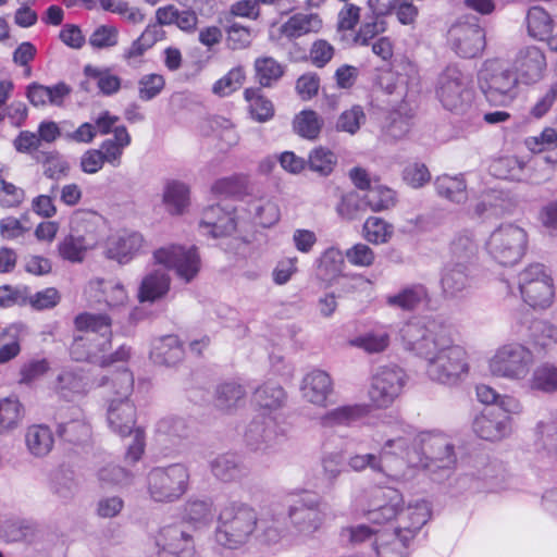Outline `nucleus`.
I'll use <instances>...</instances> for the list:
<instances>
[{"mask_svg": "<svg viewBox=\"0 0 557 557\" xmlns=\"http://www.w3.org/2000/svg\"><path fill=\"white\" fill-rule=\"evenodd\" d=\"M248 211L253 214V221L262 227H270L280 220L277 205L269 199H258L249 203Z\"/></svg>", "mask_w": 557, "mask_h": 557, "instance_id": "58", "label": "nucleus"}, {"mask_svg": "<svg viewBox=\"0 0 557 557\" xmlns=\"http://www.w3.org/2000/svg\"><path fill=\"white\" fill-rule=\"evenodd\" d=\"M144 236L136 231H122L107 240L106 256L121 264L134 259L144 246Z\"/></svg>", "mask_w": 557, "mask_h": 557, "instance_id": "27", "label": "nucleus"}, {"mask_svg": "<svg viewBox=\"0 0 557 557\" xmlns=\"http://www.w3.org/2000/svg\"><path fill=\"white\" fill-rule=\"evenodd\" d=\"M525 231L511 223L495 228L485 243L488 256L499 265L511 267L518 263L527 249Z\"/></svg>", "mask_w": 557, "mask_h": 557, "instance_id": "9", "label": "nucleus"}, {"mask_svg": "<svg viewBox=\"0 0 557 557\" xmlns=\"http://www.w3.org/2000/svg\"><path fill=\"white\" fill-rule=\"evenodd\" d=\"M171 278L164 271H152L141 281L138 290L140 302H154L166 296L170 290Z\"/></svg>", "mask_w": 557, "mask_h": 557, "instance_id": "37", "label": "nucleus"}, {"mask_svg": "<svg viewBox=\"0 0 557 557\" xmlns=\"http://www.w3.org/2000/svg\"><path fill=\"white\" fill-rule=\"evenodd\" d=\"M190 471L183 462L152 467L146 475V491L151 502L171 504L189 490Z\"/></svg>", "mask_w": 557, "mask_h": 557, "instance_id": "7", "label": "nucleus"}, {"mask_svg": "<svg viewBox=\"0 0 557 557\" xmlns=\"http://www.w3.org/2000/svg\"><path fill=\"white\" fill-rule=\"evenodd\" d=\"M256 77L263 87H270L284 74V66L272 57L258 58L255 61Z\"/></svg>", "mask_w": 557, "mask_h": 557, "instance_id": "57", "label": "nucleus"}, {"mask_svg": "<svg viewBox=\"0 0 557 557\" xmlns=\"http://www.w3.org/2000/svg\"><path fill=\"white\" fill-rule=\"evenodd\" d=\"M518 78L523 84H535L542 79L546 69V58L542 50L535 46L520 49L515 60Z\"/></svg>", "mask_w": 557, "mask_h": 557, "instance_id": "28", "label": "nucleus"}, {"mask_svg": "<svg viewBox=\"0 0 557 557\" xmlns=\"http://www.w3.org/2000/svg\"><path fill=\"white\" fill-rule=\"evenodd\" d=\"M421 449H424L425 451L424 462L428 465L426 468L430 467L426 462L428 459L436 461L437 467L442 469H450L456 463L454 446L445 437H430L428 443L421 447Z\"/></svg>", "mask_w": 557, "mask_h": 557, "instance_id": "41", "label": "nucleus"}, {"mask_svg": "<svg viewBox=\"0 0 557 557\" xmlns=\"http://www.w3.org/2000/svg\"><path fill=\"white\" fill-rule=\"evenodd\" d=\"M92 386L87 372L78 367L65 368L57 376V393L66 400L84 396Z\"/></svg>", "mask_w": 557, "mask_h": 557, "instance_id": "32", "label": "nucleus"}, {"mask_svg": "<svg viewBox=\"0 0 557 557\" xmlns=\"http://www.w3.org/2000/svg\"><path fill=\"white\" fill-rule=\"evenodd\" d=\"M37 529L34 523L26 520L5 521L1 525L2 537L7 542H28L36 537Z\"/></svg>", "mask_w": 557, "mask_h": 557, "instance_id": "55", "label": "nucleus"}, {"mask_svg": "<svg viewBox=\"0 0 557 557\" xmlns=\"http://www.w3.org/2000/svg\"><path fill=\"white\" fill-rule=\"evenodd\" d=\"M163 202L171 214H182L189 205V188L180 181L166 183L163 191Z\"/></svg>", "mask_w": 557, "mask_h": 557, "instance_id": "48", "label": "nucleus"}, {"mask_svg": "<svg viewBox=\"0 0 557 557\" xmlns=\"http://www.w3.org/2000/svg\"><path fill=\"white\" fill-rule=\"evenodd\" d=\"M97 386L106 387L107 421L112 432L125 437L136 429L137 410L131 400L134 375L128 369L115 373L111 379L101 377Z\"/></svg>", "mask_w": 557, "mask_h": 557, "instance_id": "4", "label": "nucleus"}, {"mask_svg": "<svg viewBox=\"0 0 557 557\" xmlns=\"http://www.w3.org/2000/svg\"><path fill=\"white\" fill-rule=\"evenodd\" d=\"M131 145V135L126 127L119 125L114 128V136L103 140L99 152L102 154L106 163L117 168L122 163L123 151Z\"/></svg>", "mask_w": 557, "mask_h": 557, "instance_id": "40", "label": "nucleus"}, {"mask_svg": "<svg viewBox=\"0 0 557 557\" xmlns=\"http://www.w3.org/2000/svg\"><path fill=\"white\" fill-rule=\"evenodd\" d=\"M253 401L260 412L248 425L245 441L253 450H265L287 434L285 414L282 412L287 394L280 384L269 381L255 391Z\"/></svg>", "mask_w": 557, "mask_h": 557, "instance_id": "3", "label": "nucleus"}, {"mask_svg": "<svg viewBox=\"0 0 557 557\" xmlns=\"http://www.w3.org/2000/svg\"><path fill=\"white\" fill-rule=\"evenodd\" d=\"M92 476L101 488H128L135 484L137 473L114 463L109 457H102L92 468Z\"/></svg>", "mask_w": 557, "mask_h": 557, "instance_id": "25", "label": "nucleus"}, {"mask_svg": "<svg viewBox=\"0 0 557 557\" xmlns=\"http://www.w3.org/2000/svg\"><path fill=\"white\" fill-rule=\"evenodd\" d=\"M24 416L23 405L17 398L0 399V433L15 429Z\"/></svg>", "mask_w": 557, "mask_h": 557, "instance_id": "54", "label": "nucleus"}, {"mask_svg": "<svg viewBox=\"0 0 557 557\" xmlns=\"http://www.w3.org/2000/svg\"><path fill=\"white\" fill-rule=\"evenodd\" d=\"M85 79L81 83V88L87 92L92 90L95 85L99 94L106 97L117 94L122 86V79L114 74L111 67L87 64L83 70Z\"/></svg>", "mask_w": 557, "mask_h": 557, "instance_id": "30", "label": "nucleus"}, {"mask_svg": "<svg viewBox=\"0 0 557 557\" xmlns=\"http://www.w3.org/2000/svg\"><path fill=\"white\" fill-rule=\"evenodd\" d=\"M412 116L413 110L410 103L396 104L386 119V134L395 139L404 137L410 129V120Z\"/></svg>", "mask_w": 557, "mask_h": 557, "instance_id": "46", "label": "nucleus"}, {"mask_svg": "<svg viewBox=\"0 0 557 557\" xmlns=\"http://www.w3.org/2000/svg\"><path fill=\"white\" fill-rule=\"evenodd\" d=\"M337 158L335 153L324 147H317L309 153L308 165L313 172L321 176L330 175L336 165Z\"/></svg>", "mask_w": 557, "mask_h": 557, "instance_id": "63", "label": "nucleus"}, {"mask_svg": "<svg viewBox=\"0 0 557 557\" xmlns=\"http://www.w3.org/2000/svg\"><path fill=\"white\" fill-rule=\"evenodd\" d=\"M245 99L249 103V112L253 120L267 122L274 115L273 103L264 98L259 89L248 88L244 92Z\"/></svg>", "mask_w": 557, "mask_h": 557, "instance_id": "59", "label": "nucleus"}, {"mask_svg": "<svg viewBox=\"0 0 557 557\" xmlns=\"http://www.w3.org/2000/svg\"><path fill=\"white\" fill-rule=\"evenodd\" d=\"M321 25L322 21L317 14L297 13L281 26V33L289 39H295L309 33L318 32Z\"/></svg>", "mask_w": 557, "mask_h": 557, "instance_id": "43", "label": "nucleus"}, {"mask_svg": "<svg viewBox=\"0 0 557 557\" xmlns=\"http://www.w3.org/2000/svg\"><path fill=\"white\" fill-rule=\"evenodd\" d=\"M195 429V423L186 417L169 414L159 419L154 425V440L160 445L177 446L189 438Z\"/></svg>", "mask_w": 557, "mask_h": 557, "instance_id": "24", "label": "nucleus"}, {"mask_svg": "<svg viewBox=\"0 0 557 557\" xmlns=\"http://www.w3.org/2000/svg\"><path fill=\"white\" fill-rule=\"evenodd\" d=\"M528 34L537 40H544L553 30L550 15L541 7H532L527 13Z\"/></svg>", "mask_w": 557, "mask_h": 557, "instance_id": "50", "label": "nucleus"}, {"mask_svg": "<svg viewBox=\"0 0 557 557\" xmlns=\"http://www.w3.org/2000/svg\"><path fill=\"white\" fill-rule=\"evenodd\" d=\"M321 506V497L312 492L301 493L289 506L288 517L298 535L309 537L322 527L325 513Z\"/></svg>", "mask_w": 557, "mask_h": 557, "instance_id": "12", "label": "nucleus"}, {"mask_svg": "<svg viewBox=\"0 0 557 557\" xmlns=\"http://www.w3.org/2000/svg\"><path fill=\"white\" fill-rule=\"evenodd\" d=\"M160 557H194L195 543L191 534L183 524L161 528L154 537Z\"/></svg>", "mask_w": 557, "mask_h": 557, "instance_id": "18", "label": "nucleus"}, {"mask_svg": "<svg viewBox=\"0 0 557 557\" xmlns=\"http://www.w3.org/2000/svg\"><path fill=\"white\" fill-rule=\"evenodd\" d=\"M397 444L395 441H385L382 445L380 453L376 454H358L349 457L347 465L348 467L360 472L367 468L373 472L382 473L391 480H401L405 475L392 465V455L394 454L391 448Z\"/></svg>", "mask_w": 557, "mask_h": 557, "instance_id": "19", "label": "nucleus"}, {"mask_svg": "<svg viewBox=\"0 0 557 557\" xmlns=\"http://www.w3.org/2000/svg\"><path fill=\"white\" fill-rule=\"evenodd\" d=\"M258 528L256 510L247 504L232 502L219 512L215 542L228 549H237L247 544Z\"/></svg>", "mask_w": 557, "mask_h": 557, "instance_id": "6", "label": "nucleus"}, {"mask_svg": "<svg viewBox=\"0 0 557 557\" xmlns=\"http://www.w3.org/2000/svg\"><path fill=\"white\" fill-rule=\"evenodd\" d=\"M364 202L374 212L388 210L396 205V194L385 186L371 187L364 195Z\"/></svg>", "mask_w": 557, "mask_h": 557, "instance_id": "60", "label": "nucleus"}, {"mask_svg": "<svg viewBox=\"0 0 557 557\" xmlns=\"http://www.w3.org/2000/svg\"><path fill=\"white\" fill-rule=\"evenodd\" d=\"M92 244L83 235L70 234L58 244V251L62 259L72 263L82 262Z\"/></svg>", "mask_w": 557, "mask_h": 557, "instance_id": "49", "label": "nucleus"}, {"mask_svg": "<svg viewBox=\"0 0 557 557\" xmlns=\"http://www.w3.org/2000/svg\"><path fill=\"white\" fill-rule=\"evenodd\" d=\"M237 226L235 209L228 206L213 205L202 212L200 232L212 238L231 236Z\"/></svg>", "mask_w": 557, "mask_h": 557, "instance_id": "21", "label": "nucleus"}, {"mask_svg": "<svg viewBox=\"0 0 557 557\" xmlns=\"http://www.w3.org/2000/svg\"><path fill=\"white\" fill-rule=\"evenodd\" d=\"M536 434V463L544 471H557V422L539 421Z\"/></svg>", "mask_w": 557, "mask_h": 557, "instance_id": "23", "label": "nucleus"}, {"mask_svg": "<svg viewBox=\"0 0 557 557\" xmlns=\"http://www.w3.org/2000/svg\"><path fill=\"white\" fill-rule=\"evenodd\" d=\"M490 171L500 180L518 182L524 180V163L516 157H503L493 161Z\"/></svg>", "mask_w": 557, "mask_h": 557, "instance_id": "53", "label": "nucleus"}, {"mask_svg": "<svg viewBox=\"0 0 557 557\" xmlns=\"http://www.w3.org/2000/svg\"><path fill=\"white\" fill-rule=\"evenodd\" d=\"M419 74L411 64L401 66L400 70H385L376 77V85L388 96L394 97V102L410 103V98L419 90Z\"/></svg>", "mask_w": 557, "mask_h": 557, "instance_id": "15", "label": "nucleus"}, {"mask_svg": "<svg viewBox=\"0 0 557 557\" xmlns=\"http://www.w3.org/2000/svg\"><path fill=\"white\" fill-rule=\"evenodd\" d=\"M435 97L442 107L459 116L469 120L479 117L476 94L471 76L456 64L446 66L437 76Z\"/></svg>", "mask_w": 557, "mask_h": 557, "instance_id": "5", "label": "nucleus"}, {"mask_svg": "<svg viewBox=\"0 0 557 557\" xmlns=\"http://www.w3.org/2000/svg\"><path fill=\"white\" fill-rule=\"evenodd\" d=\"M387 441H395V444L391 450L392 465L399 469L404 473L401 480H395L396 482H403L413 476V471L419 467H428L424 462V449H421L420 442L411 432H405L404 435L388 438Z\"/></svg>", "mask_w": 557, "mask_h": 557, "instance_id": "17", "label": "nucleus"}, {"mask_svg": "<svg viewBox=\"0 0 557 557\" xmlns=\"http://www.w3.org/2000/svg\"><path fill=\"white\" fill-rule=\"evenodd\" d=\"M409 543L400 542V537L393 536L389 532L381 534L374 540V549L377 557H405V550Z\"/></svg>", "mask_w": 557, "mask_h": 557, "instance_id": "64", "label": "nucleus"}, {"mask_svg": "<svg viewBox=\"0 0 557 557\" xmlns=\"http://www.w3.org/2000/svg\"><path fill=\"white\" fill-rule=\"evenodd\" d=\"M434 186L438 196L451 202L460 203L467 199V184L462 174L438 176Z\"/></svg>", "mask_w": 557, "mask_h": 557, "instance_id": "47", "label": "nucleus"}, {"mask_svg": "<svg viewBox=\"0 0 557 557\" xmlns=\"http://www.w3.org/2000/svg\"><path fill=\"white\" fill-rule=\"evenodd\" d=\"M81 336H112V319L107 313L82 312L74 319Z\"/></svg>", "mask_w": 557, "mask_h": 557, "instance_id": "38", "label": "nucleus"}, {"mask_svg": "<svg viewBox=\"0 0 557 557\" xmlns=\"http://www.w3.org/2000/svg\"><path fill=\"white\" fill-rule=\"evenodd\" d=\"M403 495L394 488L373 487L362 496V511L373 524H384L393 519L396 527L389 532L410 543L431 518V505L425 499H417L403 507Z\"/></svg>", "mask_w": 557, "mask_h": 557, "instance_id": "2", "label": "nucleus"}, {"mask_svg": "<svg viewBox=\"0 0 557 557\" xmlns=\"http://www.w3.org/2000/svg\"><path fill=\"white\" fill-rule=\"evenodd\" d=\"M472 429L481 440L498 442L512 433V419L499 409L486 408L474 418Z\"/></svg>", "mask_w": 557, "mask_h": 557, "instance_id": "20", "label": "nucleus"}, {"mask_svg": "<svg viewBox=\"0 0 557 557\" xmlns=\"http://www.w3.org/2000/svg\"><path fill=\"white\" fill-rule=\"evenodd\" d=\"M407 382L405 371L395 364L380 367L372 377L369 397L376 408L389 407Z\"/></svg>", "mask_w": 557, "mask_h": 557, "instance_id": "14", "label": "nucleus"}, {"mask_svg": "<svg viewBox=\"0 0 557 557\" xmlns=\"http://www.w3.org/2000/svg\"><path fill=\"white\" fill-rule=\"evenodd\" d=\"M112 336H75L70 354L77 361L101 366V360L111 348Z\"/></svg>", "mask_w": 557, "mask_h": 557, "instance_id": "31", "label": "nucleus"}, {"mask_svg": "<svg viewBox=\"0 0 557 557\" xmlns=\"http://www.w3.org/2000/svg\"><path fill=\"white\" fill-rule=\"evenodd\" d=\"M322 126L323 120L313 110H302L293 121L295 133L309 140H314L319 137Z\"/></svg>", "mask_w": 557, "mask_h": 557, "instance_id": "51", "label": "nucleus"}, {"mask_svg": "<svg viewBox=\"0 0 557 557\" xmlns=\"http://www.w3.org/2000/svg\"><path fill=\"white\" fill-rule=\"evenodd\" d=\"M157 263L175 272L185 283L191 282L200 271L201 260L195 246L170 245L157 249L153 253Z\"/></svg>", "mask_w": 557, "mask_h": 557, "instance_id": "13", "label": "nucleus"}, {"mask_svg": "<svg viewBox=\"0 0 557 557\" xmlns=\"http://www.w3.org/2000/svg\"><path fill=\"white\" fill-rule=\"evenodd\" d=\"M393 232V225L379 216H369L363 224L364 238L372 244L387 243Z\"/></svg>", "mask_w": 557, "mask_h": 557, "instance_id": "62", "label": "nucleus"}, {"mask_svg": "<svg viewBox=\"0 0 557 557\" xmlns=\"http://www.w3.org/2000/svg\"><path fill=\"white\" fill-rule=\"evenodd\" d=\"M528 387L545 394L557 392V366L550 362L539 364L528 380Z\"/></svg>", "mask_w": 557, "mask_h": 557, "instance_id": "45", "label": "nucleus"}, {"mask_svg": "<svg viewBox=\"0 0 557 557\" xmlns=\"http://www.w3.org/2000/svg\"><path fill=\"white\" fill-rule=\"evenodd\" d=\"M210 469L219 481L238 482L248 476L250 469L244 459L233 453H225L216 456L210 461Z\"/></svg>", "mask_w": 557, "mask_h": 557, "instance_id": "33", "label": "nucleus"}, {"mask_svg": "<svg viewBox=\"0 0 557 557\" xmlns=\"http://www.w3.org/2000/svg\"><path fill=\"white\" fill-rule=\"evenodd\" d=\"M450 263H463L473 269L478 259L479 245L473 233L465 231L458 233L449 246Z\"/></svg>", "mask_w": 557, "mask_h": 557, "instance_id": "36", "label": "nucleus"}, {"mask_svg": "<svg viewBox=\"0 0 557 557\" xmlns=\"http://www.w3.org/2000/svg\"><path fill=\"white\" fill-rule=\"evenodd\" d=\"M528 339L531 345L546 349L556 341V329L544 320H533L529 326Z\"/></svg>", "mask_w": 557, "mask_h": 557, "instance_id": "61", "label": "nucleus"}, {"mask_svg": "<svg viewBox=\"0 0 557 557\" xmlns=\"http://www.w3.org/2000/svg\"><path fill=\"white\" fill-rule=\"evenodd\" d=\"M404 347L426 361V374L454 385L469 371L466 349L455 343L453 329L440 317H416L399 330Z\"/></svg>", "mask_w": 557, "mask_h": 557, "instance_id": "1", "label": "nucleus"}, {"mask_svg": "<svg viewBox=\"0 0 557 557\" xmlns=\"http://www.w3.org/2000/svg\"><path fill=\"white\" fill-rule=\"evenodd\" d=\"M447 42L458 57L475 58L485 49V32L476 22L458 21L448 29Z\"/></svg>", "mask_w": 557, "mask_h": 557, "instance_id": "16", "label": "nucleus"}, {"mask_svg": "<svg viewBox=\"0 0 557 557\" xmlns=\"http://www.w3.org/2000/svg\"><path fill=\"white\" fill-rule=\"evenodd\" d=\"M25 442L32 455L44 457L52 449L54 438L49 426L35 424L27 428Z\"/></svg>", "mask_w": 557, "mask_h": 557, "instance_id": "44", "label": "nucleus"}, {"mask_svg": "<svg viewBox=\"0 0 557 557\" xmlns=\"http://www.w3.org/2000/svg\"><path fill=\"white\" fill-rule=\"evenodd\" d=\"M370 413V406L367 404H347L327 410L317 418L321 429L329 430L337 426H352Z\"/></svg>", "mask_w": 557, "mask_h": 557, "instance_id": "29", "label": "nucleus"}, {"mask_svg": "<svg viewBox=\"0 0 557 557\" xmlns=\"http://www.w3.org/2000/svg\"><path fill=\"white\" fill-rule=\"evenodd\" d=\"M534 363V355L527 346L512 342L499 346L488 360V370L496 377L522 381Z\"/></svg>", "mask_w": 557, "mask_h": 557, "instance_id": "10", "label": "nucleus"}, {"mask_svg": "<svg viewBox=\"0 0 557 557\" xmlns=\"http://www.w3.org/2000/svg\"><path fill=\"white\" fill-rule=\"evenodd\" d=\"M184 349L176 335L170 334L152 342L150 358L154 363L174 366L183 359Z\"/></svg>", "mask_w": 557, "mask_h": 557, "instance_id": "35", "label": "nucleus"}, {"mask_svg": "<svg viewBox=\"0 0 557 557\" xmlns=\"http://www.w3.org/2000/svg\"><path fill=\"white\" fill-rule=\"evenodd\" d=\"M248 185V176L236 173L216 180L211 187V191L216 196L239 197L247 193Z\"/></svg>", "mask_w": 557, "mask_h": 557, "instance_id": "52", "label": "nucleus"}, {"mask_svg": "<svg viewBox=\"0 0 557 557\" xmlns=\"http://www.w3.org/2000/svg\"><path fill=\"white\" fill-rule=\"evenodd\" d=\"M57 432L61 438L66 442L79 444L87 441L90 436V426L83 417L81 409L70 408L69 420L59 414Z\"/></svg>", "mask_w": 557, "mask_h": 557, "instance_id": "34", "label": "nucleus"}, {"mask_svg": "<svg viewBox=\"0 0 557 557\" xmlns=\"http://www.w3.org/2000/svg\"><path fill=\"white\" fill-rule=\"evenodd\" d=\"M300 392L302 398L309 404L326 408L330 405L329 398L334 393V383L326 371L313 369L304 376Z\"/></svg>", "mask_w": 557, "mask_h": 557, "instance_id": "26", "label": "nucleus"}, {"mask_svg": "<svg viewBox=\"0 0 557 557\" xmlns=\"http://www.w3.org/2000/svg\"><path fill=\"white\" fill-rule=\"evenodd\" d=\"M429 301V292L423 284H411L401 288L398 293L386 298L388 306L405 311L419 308Z\"/></svg>", "mask_w": 557, "mask_h": 557, "instance_id": "39", "label": "nucleus"}, {"mask_svg": "<svg viewBox=\"0 0 557 557\" xmlns=\"http://www.w3.org/2000/svg\"><path fill=\"white\" fill-rule=\"evenodd\" d=\"M518 287L524 302L532 308L545 309L553 302V278L541 263L530 264L519 273Z\"/></svg>", "mask_w": 557, "mask_h": 557, "instance_id": "11", "label": "nucleus"}, {"mask_svg": "<svg viewBox=\"0 0 557 557\" xmlns=\"http://www.w3.org/2000/svg\"><path fill=\"white\" fill-rule=\"evenodd\" d=\"M246 394V389L239 383L235 381L223 382L216 386L214 406L223 412H230L244 403Z\"/></svg>", "mask_w": 557, "mask_h": 557, "instance_id": "42", "label": "nucleus"}, {"mask_svg": "<svg viewBox=\"0 0 557 557\" xmlns=\"http://www.w3.org/2000/svg\"><path fill=\"white\" fill-rule=\"evenodd\" d=\"M440 284L445 299L462 298L473 284L472 268L463 263L447 262L442 269Z\"/></svg>", "mask_w": 557, "mask_h": 557, "instance_id": "22", "label": "nucleus"}, {"mask_svg": "<svg viewBox=\"0 0 557 557\" xmlns=\"http://www.w3.org/2000/svg\"><path fill=\"white\" fill-rule=\"evenodd\" d=\"M350 344L369 354H376L388 347L389 334L384 327H380L351 339Z\"/></svg>", "mask_w": 557, "mask_h": 557, "instance_id": "56", "label": "nucleus"}, {"mask_svg": "<svg viewBox=\"0 0 557 557\" xmlns=\"http://www.w3.org/2000/svg\"><path fill=\"white\" fill-rule=\"evenodd\" d=\"M478 81L482 92L492 104L507 106L518 95V75L505 60H485L478 72Z\"/></svg>", "mask_w": 557, "mask_h": 557, "instance_id": "8", "label": "nucleus"}]
</instances>
